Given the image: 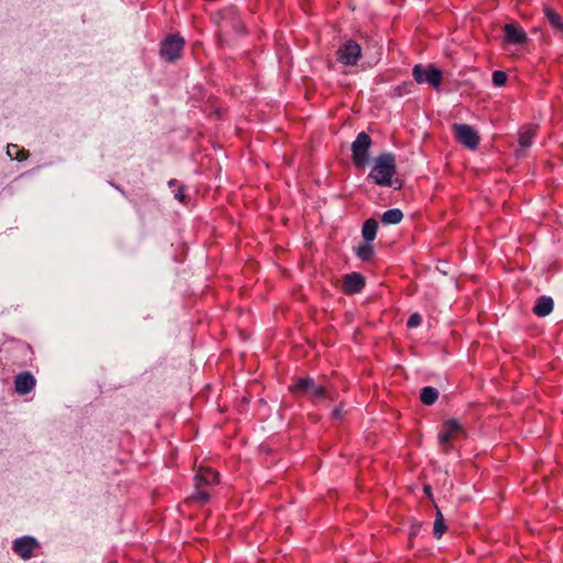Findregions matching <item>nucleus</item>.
<instances>
[{"instance_id": "f257e3e1", "label": "nucleus", "mask_w": 563, "mask_h": 563, "mask_svg": "<svg viewBox=\"0 0 563 563\" xmlns=\"http://www.w3.org/2000/svg\"><path fill=\"white\" fill-rule=\"evenodd\" d=\"M217 24V45L223 49L233 44L234 40L246 34V27L235 7H225L211 15Z\"/></svg>"}, {"instance_id": "f03ea898", "label": "nucleus", "mask_w": 563, "mask_h": 563, "mask_svg": "<svg viewBox=\"0 0 563 563\" xmlns=\"http://www.w3.org/2000/svg\"><path fill=\"white\" fill-rule=\"evenodd\" d=\"M396 174V158L393 153H383L375 159L374 166L367 178L375 185L393 187L400 190L404 181L400 178H393Z\"/></svg>"}, {"instance_id": "7ed1b4c3", "label": "nucleus", "mask_w": 563, "mask_h": 563, "mask_svg": "<svg viewBox=\"0 0 563 563\" xmlns=\"http://www.w3.org/2000/svg\"><path fill=\"white\" fill-rule=\"evenodd\" d=\"M220 483V474L209 466H200L194 476L195 492L191 499L205 505L210 501V489Z\"/></svg>"}, {"instance_id": "20e7f679", "label": "nucleus", "mask_w": 563, "mask_h": 563, "mask_svg": "<svg viewBox=\"0 0 563 563\" xmlns=\"http://www.w3.org/2000/svg\"><path fill=\"white\" fill-rule=\"evenodd\" d=\"M186 40L179 33H168L159 42L158 55L162 60L175 64L184 56Z\"/></svg>"}, {"instance_id": "39448f33", "label": "nucleus", "mask_w": 563, "mask_h": 563, "mask_svg": "<svg viewBox=\"0 0 563 563\" xmlns=\"http://www.w3.org/2000/svg\"><path fill=\"white\" fill-rule=\"evenodd\" d=\"M288 390L295 396H307L312 402L321 399H333L329 390L324 386L316 385L311 377H298L288 387Z\"/></svg>"}, {"instance_id": "423d86ee", "label": "nucleus", "mask_w": 563, "mask_h": 563, "mask_svg": "<svg viewBox=\"0 0 563 563\" xmlns=\"http://www.w3.org/2000/svg\"><path fill=\"white\" fill-rule=\"evenodd\" d=\"M373 141L369 134L362 131L355 140L352 142V162L353 165L358 169H364L369 164V151Z\"/></svg>"}, {"instance_id": "0eeeda50", "label": "nucleus", "mask_w": 563, "mask_h": 563, "mask_svg": "<svg viewBox=\"0 0 563 563\" xmlns=\"http://www.w3.org/2000/svg\"><path fill=\"white\" fill-rule=\"evenodd\" d=\"M464 432L463 426L456 419L451 418L445 420L438 435L441 451L449 454L452 449L451 442L456 439L459 433Z\"/></svg>"}, {"instance_id": "6e6552de", "label": "nucleus", "mask_w": 563, "mask_h": 563, "mask_svg": "<svg viewBox=\"0 0 563 563\" xmlns=\"http://www.w3.org/2000/svg\"><path fill=\"white\" fill-rule=\"evenodd\" d=\"M336 60L344 66H355L362 57V47L354 40L345 41L336 51Z\"/></svg>"}, {"instance_id": "1a4fd4ad", "label": "nucleus", "mask_w": 563, "mask_h": 563, "mask_svg": "<svg viewBox=\"0 0 563 563\" xmlns=\"http://www.w3.org/2000/svg\"><path fill=\"white\" fill-rule=\"evenodd\" d=\"M413 79L418 84H429L432 88H439L443 80V74L440 69L433 65L423 67L422 65H416L412 69Z\"/></svg>"}, {"instance_id": "9d476101", "label": "nucleus", "mask_w": 563, "mask_h": 563, "mask_svg": "<svg viewBox=\"0 0 563 563\" xmlns=\"http://www.w3.org/2000/svg\"><path fill=\"white\" fill-rule=\"evenodd\" d=\"M454 139L457 143L470 150H476L479 144V135L477 131L468 124L455 123L452 125Z\"/></svg>"}, {"instance_id": "9b49d317", "label": "nucleus", "mask_w": 563, "mask_h": 563, "mask_svg": "<svg viewBox=\"0 0 563 563\" xmlns=\"http://www.w3.org/2000/svg\"><path fill=\"white\" fill-rule=\"evenodd\" d=\"M40 548V542L31 536L16 538L12 542V551L24 561L32 559Z\"/></svg>"}, {"instance_id": "f8f14e48", "label": "nucleus", "mask_w": 563, "mask_h": 563, "mask_svg": "<svg viewBox=\"0 0 563 563\" xmlns=\"http://www.w3.org/2000/svg\"><path fill=\"white\" fill-rule=\"evenodd\" d=\"M130 202L141 217L158 211V203L156 199L152 198L148 194L135 195L130 199Z\"/></svg>"}, {"instance_id": "ddd939ff", "label": "nucleus", "mask_w": 563, "mask_h": 563, "mask_svg": "<svg viewBox=\"0 0 563 563\" xmlns=\"http://www.w3.org/2000/svg\"><path fill=\"white\" fill-rule=\"evenodd\" d=\"M365 284V277L354 272L343 276L341 289L344 295H355L363 290Z\"/></svg>"}, {"instance_id": "4468645a", "label": "nucleus", "mask_w": 563, "mask_h": 563, "mask_svg": "<svg viewBox=\"0 0 563 563\" xmlns=\"http://www.w3.org/2000/svg\"><path fill=\"white\" fill-rule=\"evenodd\" d=\"M36 380L31 372H22L14 378V389L19 395H26L35 387Z\"/></svg>"}, {"instance_id": "2eb2a0df", "label": "nucleus", "mask_w": 563, "mask_h": 563, "mask_svg": "<svg viewBox=\"0 0 563 563\" xmlns=\"http://www.w3.org/2000/svg\"><path fill=\"white\" fill-rule=\"evenodd\" d=\"M505 38L510 44H523L527 42V33L515 23L504 25Z\"/></svg>"}, {"instance_id": "dca6fc26", "label": "nucleus", "mask_w": 563, "mask_h": 563, "mask_svg": "<svg viewBox=\"0 0 563 563\" xmlns=\"http://www.w3.org/2000/svg\"><path fill=\"white\" fill-rule=\"evenodd\" d=\"M537 134V126L532 124H528L522 126L518 131V143L520 146L519 151H523L531 146L532 141Z\"/></svg>"}, {"instance_id": "f3484780", "label": "nucleus", "mask_w": 563, "mask_h": 563, "mask_svg": "<svg viewBox=\"0 0 563 563\" xmlns=\"http://www.w3.org/2000/svg\"><path fill=\"white\" fill-rule=\"evenodd\" d=\"M554 301L551 297L540 296L532 308L537 317H547L553 311Z\"/></svg>"}, {"instance_id": "a211bd4d", "label": "nucleus", "mask_w": 563, "mask_h": 563, "mask_svg": "<svg viewBox=\"0 0 563 563\" xmlns=\"http://www.w3.org/2000/svg\"><path fill=\"white\" fill-rule=\"evenodd\" d=\"M378 221L375 218H369L364 221L362 227V236L365 242L372 243L377 235Z\"/></svg>"}, {"instance_id": "6ab92c4d", "label": "nucleus", "mask_w": 563, "mask_h": 563, "mask_svg": "<svg viewBox=\"0 0 563 563\" xmlns=\"http://www.w3.org/2000/svg\"><path fill=\"white\" fill-rule=\"evenodd\" d=\"M543 13L547 21L555 31L563 32V19L553 8L544 5Z\"/></svg>"}, {"instance_id": "aec40b11", "label": "nucleus", "mask_w": 563, "mask_h": 563, "mask_svg": "<svg viewBox=\"0 0 563 563\" xmlns=\"http://www.w3.org/2000/svg\"><path fill=\"white\" fill-rule=\"evenodd\" d=\"M355 255L362 261V262H373L375 258V250L374 246L371 243H367L364 241V243L360 244L355 249Z\"/></svg>"}, {"instance_id": "412c9836", "label": "nucleus", "mask_w": 563, "mask_h": 563, "mask_svg": "<svg viewBox=\"0 0 563 563\" xmlns=\"http://www.w3.org/2000/svg\"><path fill=\"white\" fill-rule=\"evenodd\" d=\"M404 219V213L400 209L394 208L385 211L382 216V223L384 225L398 224Z\"/></svg>"}, {"instance_id": "4be33fe9", "label": "nucleus", "mask_w": 563, "mask_h": 563, "mask_svg": "<svg viewBox=\"0 0 563 563\" xmlns=\"http://www.w3.org/2000/svg\"><path fill=\"white\" fill-rule=\"evenodd\" d=\"M7 154L11 159L18 162L26 161L30 156L29 151L18 144H9L7 146Z\"/></svg>"}, {"instance_id": "5701e85b", "label": "nucleus", "mask_w": 563, "mask_h": 563, "mask_svg": "<svg viewBox=\"0 0 563 563\" xmlns=\"http://www.w3.org/2000/svg\"><path fill=\"white\" fill-rule=\"evenodd\" d=\"M439 398V391L432 386H426L420 391V400L426 406H432Z\"/></svg>"}, {"instance_id": "b1692460", "label": "nucleus", "mask_w": 563, "mask_h": 563, "mask_svg": "<svg viewBox=\"0 0 563 563\" xmlns=\"http://www.w3.org/2000/svg\"><path fill=\"white\" fill-rule=\"evenodd\" d=\"M448 527L445 525L444 517L439 508H437V515L435 520L433 523V537L435 539H441L442 536L445 533Z\"/></svg>"}, {"instance_id": "393cba45", "label": "nucleus", "mask_w": 563, "mask_h": 563, "mask_svg": "<svg viewBox=\"0 0 563 563\" xmlns=\"http://www.w3.org/2000/svg\"><path fill=\"white\" fill-rule=\"evenodd\" d=\"M413 84L411 81H404L400 85L394 87L389 93L391 98H400L409 95L412 91Z\"/></svg>"}, {"instance_id": "a878e982", "label": "nucleus", "mask_w": 563, "mask_h": 563, "mask_svg": "<svg viewBox=\"0 0 563 563\" xmlns=\"http://www.w3.org/2000/svg\"><path fill=\"white\" fill-rule=\"evenodd\" d=\"M507 79H508V76L505 71L503 70H495L492 75V80H493V84L496 86V87H503L506 85L507 82Z\"/></svg>"}, {"instance_id": "bb28decb", "label": "nucleus", "mask_w": 563, "mask_h": 563, "mask_svg": "<svg viewBox=\"0 0 563 563\" xmlns=\"http://www.w3.org/2000/svg\"><path fill=\"white\" fill-rule=\"evenodd\" d=\"M421 322H422V317L418 312H415V313L410 314V317L408 318L407 327L408 328H417L421 324Z\"/></svg>"}, {"instance_id": "cd10ccee", "label": "nucleus", "mask_w": 563, "mask_h": 563, "mask_svg": "<svg viewBox=\"0 0 563 563\" xmlns=\"http://www.w3.org/2000/svg\"><path fill=\"white\" fill-rule=\"evenodd\" d=\"M343 402H341L339 406H336L332 412H331V417L334 419V420H341L343 418Z\"/></svg>"}, {"instance_id": "c85d7f7f", "label": "nucleus", "mask_w": 563, "mask_h": 563, "mask_svg": "<svg viewBox=\"0 0 563 563\" xmlns=\"http://www.w3.org/2000/svg\"><path fill=\"white\" fill-rule=\"evenodd\" d=\"M175 198L179 201V202H185L186 200V195H185V186H179L177 192L175 194Z\"/></svg>"}, {"instance_id": "c756f323", "label": "nucleus", "mask_w": 563, "mask_h": 563, "mask_svg": "<svg viewBox=\"0 0 563 563\" xmlns=\"http://www.w3.org/2000/svg\"><path fill=\"white\" fill-rule=\"evenodd\" d=\"M423 493L426 494V496H428L430 499H432V487H431V485L426 484L423 486Z\"/></svg>"}, {"instance_id": "7c9ffc66", "label": "nucleus", "mask_w": 563, "mask_h": 563, "mask_svg": "<svg viewBox=\"0 0 563 563\" xmlns=\"http://www.w3.org/2000/svg\"><path fill=\"white\" fill-rule=\"evenodd\" d=\"M177 185H178V180H177V179H170V180L168 181V186H169L170 188H172V187H174V186H177Z\"/></svg>"}]
</instances>
